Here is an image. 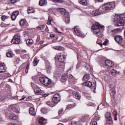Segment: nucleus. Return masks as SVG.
<instances>
[{"label": "nucleus", "mask_w": 125, "mask_h": 125, "mask_svg": "<svg viewBox=\"0 0 125 125\" xmlns=\"http://www.w3.org/2000/svg\"><path fill=\"white\" fill-rule=\"evenodd\" d=\"M116 4L115 2H110L105 3L102 7H100L98 10H94L91 12V15L97 16L100 14H103L105 12H110V10H113Z\"/></svg>", "instance_id": "obj_1"}, {"label": "nucleus", "mask_w": 125, "mask_h": 125, "mask_svg": "<svg viewBox=\"0 0 125 125\" xmlns=\"http://www.w3.org/2000/svg\"><path fill=\"white\" fill-rule=\"evenodd\" d=\"M100 29H104V26L100 25L98 22H96L91 26L92 32L97 35L98 38H102L103 37V34L100 32Z\"/></svg>", "instance_id": "obj_2"}, {"label": "nucleus", "mask_w": 125, "mask_h": 125, "mask_svg": "<svg viewBox=\"0 0 125 125\" xmlns=\"http://www.w3.org/2000/svg\"><path fill=\"white\" fill-rule=\"evenodd\" d=\"M54 9L58 12H60L61 15H62L64 18L63 20L66 24H69L70 23V16L69 15V12L68 11L62 8H55Z\"/></svg>", "instance_id": "obj_3"}, {"label": "nucleus", "mask_w": 125, "mask_h": 125, "mask_svg": "<svg viewBox=\"0 0 125 125\" xmlns=\"http://www.w3.org/2000/svg\"><path fill=\"white\" fill-rule=\"evenodd\" d=\"M113 20L116 27H121L125 24V17L124 16L115 15Z\"/></svg>", "instance_id": "obj_4"}, {"label": "nucleus", "mask_w": 125, "mask_h": 125, "mask_svg": "<svg viewBox=\"0 0 125 125\" xmlns=\"http://www.w3.org/2000/svg\"><path fill=\"white\" fill-rule=\"evenodd\" d=\"M39 80L40 83L46 86H49V87L54 86V83L51 82V80L47 77H40Z\"/></svg>", "instance_id": "obj_5"}, {"label": "nucleus", "mask_w": 125, "mask_h": 125, "mask_svg": "<svg viewBox=\"0 0 125 125\" xmlns=\"http://www.w3.org/2000/svg\"><path fill=\"white\" fill-rule=\"evenodd\" d=\"M65 59H66V57H64L63 55H60L58 56V60L60 62L59 64V67L60 68H62V69H64L65 68Z\"/></svg>", "instance_id": "obj_6"}, {"label": "nucleus", "mask_w": 125, "mask_h": 125, "mask_svg": "<svg viewBox=\"0 0 125 125\" xmlns=\"http://www.w3.org/2000/svg\"><path fill=\"white\" fill-rule=\"evenodd\" d=\"M20 42H21L20 36L18 35H15L11 41V43L13 44H18L20 43Z\"/></svg>", "instance_id": "obj_7"}, {"label": "nucleus", "mask_w": 125, "mask_h": 125, "mask_svg": "<svg viewBox=\"0 0 125 125\" xmlns=\"http://www.w3.org/2000/svg\"><path fill=\"white\" fill-rule=\"evenodd\" d=\"M19 24L22 28H24V29H27L28 26H29V24L26 19H22L19 21Z\"/></svg>", "instance_id": "obj_8"}, {"label": "nucleus", "mask_w": 125, "mask_h": 125, "mask_svg": "<svg viewBox=\"0 0 125 125\" xmlns=\"http://www.w3.org/2000/svg\"><path fill=\"white\" fill-rule=\"evenodd\" d=\"M74 34L76 35V36H78V37H80V38H84L85 36L81 32V31L78 28V26H75L74 27Z\"/></svg>", "instance_id": "obj_9"}, {"label": "nucleus", "mask_w": 125, "mask_h": 125, "mask_svg": "<svg viewBox=\"0 0 125 125\" xmlns=\"http://www.w3.org/2000/svg\"><path fill=\"white\" fill-rule=\"evenodd\" d=\"M52 100L55 104H57V103L60 102V100H61L60 95H59V94H55L53 97Z\"/></svg>", "instance_id": "obj_10"}, {"label": "nucleus", "mask_w": 125, "mask_h": 125, "mask_svg": "<svg viewBox=\"0 0 125 125\" xmlns=\"http://www.w3.org/2000/svg\"><path fill=\"white\" fill-rule=\"evenodd\" d=\"M100 120V117L99 115H96L93 118L90 122V125H97V121Z\"/></svg>", "instance_id": "obj_11"}, {"label": "nucleus", "mask_w": 125, "mask_h": 125, "mask_svg": "<svg viewBox=\"0 0 125 125\" xmlns=\"http://www.w3.org/2000/svg\"><path fill=\"white\" fill-rule=\"evenodd\" d=\"M114 40L118 43H122L123 42V37L121 35H116L114 37Z\"/></svg>", "instance_id": "obj_12"}, {"label": "nucleus", "mask_w": 125, "mask_h": 125, "mask_svg": "<svg viewBox=\"0 0 125 125\" xmlns=\"http://www.w3.org/2000/svg\"><path fill=\"white\" fill-rule=\"evenodd\" d=\"M18 15H19V11L13 12L11 17L12 20L13 21H15V20L17 18Z\"/></svg>", "instance_id": "obj_13"}, {"label": "nucleus", "mask_w": 125, "mask_h": 125, "mask_svg": "<svg viewBox=\"0 0 125 125\" xmlns=\"http://www.w3.org/2000/svg\"><path fill=\"white\" fill-rule=\"evenodd\" d=\"M105 119L106 123L113 121V119H112V115L109 112L106 113L105 114Z\"/></svg>", "instance_id": "obj_14"}, {"label": "nucleus", "mask_w": 125, "mask_h": 125, "mask_svg": "<svg viewBox=\"0 0 125 125\" xmlns=\"http://www.w3.org/2000/svg\"><path fill=\"white\" fill-rule=\"evenodd\" d=\"M122 31H123V29H122V28H117L114 29L111 31V35L114 36V35H116V34H118L120 33V32H122Z\"/></svg>", "instance_id": "obj_15"}, {"label": "nucleus", "mask_w": 125, "mask_h": 125, "mask_svg": "<svg viewBox=\"0 0 125 125\" xmlns=\"http://www.w3.org/2000/svg\"><path fill=\"white\" fill-rule=\"evenodd\" d=\"M113 66H114V62L112 61L109 60H105V67L110 68V67H113Z\"/></svg>", "instance_id": "obj_16"}, {"label": "nucleus", "mask_w": 125, "mask_h": 125, "mask_svg": "<svg viewBox=\"0 0 125 125\" xmlns=\"http://www.w3.org/2000/svg\"><path fill=\"white\" fill-rule=\"evenodd\" d=\"M46 70L49 74L51 73V70H52V68L51 67V65H50V63L48 62L46 63Z\"/></svg>", "instance_id": "obj_17"}, {"label": "nucleus", "mask_w": 125, "mask_h": 125, "mask_svg": "<svg viewBox=\"0 0 125 125\" xmlns=\"http://www.w3.org/2000/svg\"><path fill=\"white\" fill-rule=\"evenodd\" d=\"M46 120L43 118V117L40 118L39 119V124L40 125H46Z\"/></svg>", "instance_id": "obj_18"}, {"label": "nucleus", "mask_w": 125, "mask_h": 125, "mask_svg": "<svg viewBox=\"0 0 125 125\" xmlns=\"http://www.w3.org/2000/svg\"><path fill=\"white\" fill-rule=\"evenodd\" d=\"M9 109H11L12 111L17 113V106L15 104L10 105L9 107Z\"/></svg>", "instance_id": "obj_19"}, {"label": "nucleus", "mask_w": 125, "mask_h": 125, "mask_svg": "<svg viewBox=\"0 0 125 125\" xmlns=\"http://www.w3.org/2000/svg\"><path fill=\"white\" fill-rule=\"evenodd\" d=\"M46 104H47V105L50 107H54V106H56V104L54 103L53 101H48L46 102Z\"/></svg>", "instance_id": "obj_20"}, {"label": "nucleus", "mask_w": 125, "mask_h": 125, "mask_svg": "<svg viewBox=\"0 0 125 125\" xmlns=\"http://www.w3.org/2000/svg\"><path fill=\"white\" fill-rule=\"evenodd\" d=\"M27 45H32L34 43V40L32 39H27L25 41Z\"/></svg>", "instance_id": "obj_21"}, {"label": "nucleus", "mask_w": 125, "mask_h": 125, "mask_svg": "<svg viewBox=\"0 0 125 125\" xmlns=\"http://www.w3.org/2000/svg\"><path fill=\"white\" fill-rule=\"evenodd\" d=\"M83 85H85L86 86H88V87H91L92 86V83L90 81H86V82H84L83 83Z\"/></svg>", "instance_id": "obj_22"}, {"label": "nucleus", "mask_w": 125, "mask_h": 125, "mask_svg": "<svg viewBox=\"0 0 125 125\" xmlns=\"http://www.w3.org/2000/svg\"><path fill=\"white\" fill-rule=\"evenodd\" d=\"M36 110L33 107H30L29 108V114L32 116H35L36 115Z\"/></svg>", "instance_id": "obj_23"}, {"label": "nucleus", "mask_w": 125, "mask_h": 125, "mask_svg": "<svg viewBox=\"0 0 125 125\" xmlns=\"http://www.w3.org/2000/svg\"><path fill=\"white\" fill-rule=\"evenodd\" d=\"M67 79L68 75L66 74H63L62 76L61 81L62 82V83H64V82H66V81H67Z\"/></svg>", "instance_id": "obj_24"}, {"label": "nucleus", "mask_w": 125, "mask_h": 125, "mask_svg": "<svg viewBox=\"0 0 125 125\" xmlns=\"http://www.w3.org/2000/svg\"><path fill=\"white\" fill-rule=\"evenodd\" d=\"M81 120L82 122H87L89 120V116L87 115H84L82 117Z\"/></svg>", "instance_id": "obj_25"}, {"label": "nucleus", "mask_w": 125, "mask_h": 125, "mask_svg": "<svg viewBox=\"0 0 125 125\" xmlns=\"http://www.w3.org/2000/svg\"><path fill=\"white\" fill-rule=\"evenodd\" d=\"M4 72H5L4 63H0V73H4Z\"/></svg>", "instance_id": "obj_26"}, {"label": "nucleus", "mask_w": 125, "mask_h": 125, "mask_svg": "<svg viewBox=\"0 0 125 125\" xmlns=\"http://www.w3.org/2000/svg\"><path fill=\"white\" fill-rule=\"evenodd\" d=\"M47 4V1L46 0H40L39 1V5L42 6V5H46Z\"/></svg>", "instance_id": "obj_27"}, {"label": "nucleus", "mask_w": 125, "mask_h": 125, "mask_svg": "<svg viewBox=\"0 0 125 125\" xmlns=\"http://www.w3.org/2000/svg\"><path fill=\"white\" fill-rule=\"evenodd\" d=\"M78 1L82 5H87V0H78Z\"/></svg>", "instance_id": "obj_28"}, {"label": "nucleus", "mask_w": 125, "mask_h": 125, "mask_svg": "<svg viewBox=\"0 0 125 125\" xmlns=\"http://www.w3.org/2000/svg\"><path fill=\"white\" fill-rule=\"evenodd\" d=\"M14 55V54H13V52L12 51L8 52L6 54V57H8L9 58H12Z\"/></svg>", "instance_id": "obj_29"}, {"label": "nucleus", "mask_w": 125, "mask_h": 125, "mask_svg": "<svg viewBox=\"0 0 125 125\" xmlns=\"http://www.w3.org/2000/svg\"><path fill=\"white\" fill-rule=\"evenodd\" d=\"M9 118L12 120H17L18 117L15 114L12 113L9 115Z\"/></svg>", "instance_id": "obj_30"}, {"label": "nucleus", "mask_w": 125, "mask_h": 125, "mask_svg": "<svg viewBox=\"0 0 125 125\" xmlns=\"http://www.w3.org/2000/svg\"><path fill=\"white\" fill-rule=\"evenodd\" d=\"M54 49L55 50H59L60 51H62L64 49V48L61 46H55L53 47Z\"/></svg>", "instance_id": "obj_31"}, {"label": "nucleus", "mask_w": 125, "mask_h": 125, "mask_svg": "<svg viewBox=\"0 0 125 125\" xmlns=\"http://www.w3.org/2000/svg\"><path fill=\"white\" fill-rule=\"evenodd\" d=\"M92 86L94 93H96V92H95L96 90V81H94L93 83H92Z\"/></svg>", "instance_id": "obj_32"}, {"label": "nucleus", "mask_w": 125, "mask_h": 125, "mask_svg": "<svg viewBox=\"0 0 125 125\" xmlns=\"http://www.w3.org/2000/svg\"><path fill=\"white\" fill-rule=\"evenodd\" d=\"M100 64L101 67H106V60H102L100 62Z\"/></svg>", "instance_id": "obj_33"}, {"label": "nucleus", "mask_w": 125, "mask_h": 125, "mask_svg": "<svg viewBox=\"0 0 125 125\" xmlns=\"http://www.w3.org/2000/svg\"><path fill=\"white\" fill-rule=\"evenodd\" d=\"M89 79V74H85L83 78V82L84 81H87V80Z\"/></svg>", "instance_id": "obj_34"}, {"label": "nucleus", "mask_w": 125, "mask_h": 125, "mask_svg": "<svg viewBox=\"0 0 125 125\" xmlns=\"http://www.w3.org/2000/svg\"><path fill=\"white\" fill-rule=\"evenodd\" d=\"M34 91L35 94L39 95L42 93V90L39 88L34 89Z\"/></svg>", "instance_id": "obj_35"}, {"label": "nucleus", "mask_w": 125, "mask_h": 125, "mask_svg": "<svg viewBox=\"0 0 125 125\" xmlns=\"http://www.w3.org/2000/svg\"><path fill=\"white\" fill-rule=\"evenodd\" d=\"M41 111L42 114H46L48 112V109L46 107H43L41 109Z\"/></svg>", "instance_id": "obj_36"}, {"label": "nucleus", "mask_w": 125, "mask_h": 125, "mask_svg": "<svg viewBox=\"0 0 125 125\" xmlns=\"http://www.w3.org/2000/svg\"><path fill=\"white\" fill-rule=\"evenodd\" d=\"M39 61H40V60L38 59L37 58H35L33 62V66H37L39 63Z\"/></svg>", "instance_id": "obj_37"}, {"label": "nucleus", "mask_w": 125, "mask_h": 125, "mask_svg": "<svg viewBox=\"0 0 125 125\" xmlns=\"http://www.w3.org/2000/svg\"><path fill=\"white\" fill-rule=\"evenodd\" d=\"M27 12L28 14H30V13H34L35 12V9L32 7H29L28 8Z\"/></svg>", "instance_id": "obj_38"}, {"label": "nucleus", "mask_w": 125, "mask_h": 125, "mask_svg": "<svg viewBox=\"0 0 125 125\" xmlns=\"http://www.w3.org/2000/svg\"><path fill=\"white\" fill-rule=\"evenodd\" d=\"M74 108V105L73 104H68L66 106L65 110H71Z\"/></svg>", "instance_id": "obj_39"}, {"label": "nucleus", "mask_w": 125, "mask_h": 125, "mask_svg": "<svg viewBox=\"0 0 125 125\" xmlns=\"http://www.w3.org/2000/svg\"><path fill=\"white\" fill-rule=\"evenodd\" d=\"M78 124H79V122L72 121L69 123V125H77Z\"/></svg>", "instance_id": "obj_40"}, {"label": "nucleus", "mask_w": 125, "mask_h": 125, "mask_svg": "<svg viewBox=\"0 0 125 125\" xmlns=\"http://www.w3.org/2000/svg\"><path fill=\"white\" fill-rule=\"evenodd\" d=\"M10 25V24H5L3 22H1V23L0 24V27H3V28H5L6 27H8V26Z\"/></svg>", "instance_id": "obj_41"}, {"label": "nucleus", "mask_w": 125, "mask_h": 125, "mask_svg": "<svg viewBox=\"0 0 125 125\" xmlns=\"http://www.w3.org/2000/svg\"><path fill=\"white\" fill-rule=\"evenodd\" d=\"M8 18H9V17L6 16L5 15H3L1 17V20L2 21H5V19H8Z\"/></svg>", "instance_id": "obj_42"}, {"label": "nucleus", "mask_w": 125, "mask_h": 125, "mask_svg": "<svg viewBox=\"0 0 125 125\" xmlns=\"http://www.w3.org/2000/svg\"><path fill=\"white\" fill-rule=\"evenodd\" d=\"M74 97L76 99H80V98H81V96H80V95L79 94L77 93L76 92L74 93Z\"/></svg>", "instance_id": "obj_43"}, {"label": "nucleus", "mask_w": 125, "mask_h": 125, "mask_svg": "<svg viewBox=\"0 0 125 125\" xmlns=\"http://www.w3.org/2000/svg\"><path fill=\"white\" fill-rule=\"evenodd\" d=\"M31 84L32 88H33V89L34 90L36 89L37 87H38V86H37V85H36V84H35L34 83L31 82Z\"/></svg>", "instance_id": "obj_44"}, {"label": "nucleus", "mask_w": 125, "mask_h": 125, "mask_svg": "<svg viewBox=\"0 0 125 125\" xmlns=\"http://www.w3.org/2000/svg\"><path fill=\"white\" fill-rule=\"evenodd\" d=\"M4 100H5V97L3 96H0V102H4Z\"/></svg>", "instance_id": "obj_45"}, {"label": "nucleus", "mask_w": 125, "mask_h": 125, "mask_svg": "<svg viewBox=\"0 0 125 125\" xmlns=\"http://www.w3.org/2000/svg\"><path fill=\"white\" fill-rule=\"evenodd\" d=\"M29 67H30V63H28L25 69V72L27 74L29 70Z\"/></svg>", "instance_id": "obj_46"}, {"label": "nucleus", "mask_w": 125, "mask_h": 125, "mask_svg": "<svg viewBox=\"0 0 125 125\" xmlns=\"http://www.w3.org/2000/svg\"><path fill=\"white\" fill-rule=\"evenodd\" d=\"M43 25H40L39 26H38L37 27V30H42V29H43Z\"/></svg>", "instance_id": "obj_47"}, {"label": "nucleus", "mask_w": 125, "mask_h": 125, "mask_svg": "<svg viewBox=\"0 0 125 125\" xmlns=\"http://www.w3.org/2000/svg\"><path fill=\"white\" fill-rule=\"evenodd\" d=\"M63 113V108L61 109L58 112L59 116H62V113Z\"/></svg>", "instance_id": "obj_48"}, {"label": "nucleus", "mask_w": 125, "mask_h": 125, "mask_svg": "<svg viewBox=\"0 0 125 125\" xmlns=\"http://www.w3.org/2000/svg\"><path fill=\"white\" fill-rule=\"evenodd\" d=\"M74 76L73 75H72V74H70L69 75V77H68L69 80L73 81V80H74Z\"/></svg>", "instance_id": "obj_49"}, {"label": "nucleus", "mask_w": 125, "mask_h": 125, "mask_svg": "<svg viewBox=\"0 0 125 125\" xmlns=\"http://www.w3.org/2000/svg\"><path fill=\"white\" fill-rule=\"evenodd\" d=\"M105 125H113V121H108V122H106Z\"/></svg>", "instance_id": "obj_50"}, {"label": "nucleus", "mask_w": 125, "mask_h": 125, "mask_svg": "<svg viewBox=\"0 0 125 125\" xmlns=\"http://www.w3.org/2000/svg\"><path fill=\"white\" fill-rule=\"evenodd\" d=\"M111 73L113 75V74H117V70L115 69H112L111 70Z\"/></svg>", "instance_id": "obj_51"}, {"label": "nucleus", "mask_w": 125, "mask_h": 125, "mask_svg": "<svg viewBox=\"0 0 125 125\" xmlns=\"http://www.w3.org/2000/svg\"><path fill=\"white\" fill-rule=\"evenodd\" d=\"M17 1V0H10V2L12 4H14Z\"/></svg>", "instance_id": "obj_52"}, {"label": "nucleus", "mask_w": 125, "mask_h": 125, "mask_svg": "<svg viewBox=\"0 0 125 125\" xmlns=\"http://www.w3.org/2000/svg\"><path fill=\"white\" fill-rule=\"evenodd\" d=\"M112 114L114 117H117V116H118V112L117 111H113Z\"/></svg>", "instance_id": "obj_53"}, {"label": "nucleus", "mask_w": 125, "mask_h": 125, "mask_svg": "<svg viewBox=\"0 0 125 125\" xmlns=\"http://www.w3.org/2000/svg\"><path fill=\"white\" fill-rule=\"evenodd\" d=\"M55 1H56V2L60 3L63 2V0H54Z\"/></svg>", "instance_id": "obj_54"}, {"label": "nucleus", "mask_w": 125, "mask_h": 125, "mask_svg": "<svg viewBox=\"0 0 125 125\" xmlns=\"http://www.w3.org/2000/svg\"><path fill=\"white\" fill-rule=\"evenodd\" d=\"M26 56H28V55L27 54L22 55L21 56V58H26Z\"/></svg>", "instance_id": "obj_55"}, {"label": "nucleus", "mask_w": 125, "mask_h": 125, "mask_svg": "<svg viewBox=\"0 0 125 125\" xmlns=\"http://www.w3.org/2000/svg\"><path fill=\"white\" fill-rule=\"evenodd\" d=\"M40 41H41V37L40 36H38L36 42H40Z\"/></svg>", "instance_id": "obj_56"}, {"label": "nucleus", "mask_w": 125, "mask_h": 125, "mask_svg": "<svg viewBox=\"0 0 125 125\" xmlns=\"http://www.w3.org/2000/svg\"><path fill=\"white\" fill-rule=\"evenodd\" d=\"M108 43V41H105L103 43L104 45H107V44Z\"/></svg>", "instance_id": "obj_57"}, {"label": "nucleus", "mask_w": 125, "mask_h": 125, "mask_svg": "<svg viewBox=\"0 0 125 125\" xmlns=\"http://www.w3.org/2000/svg\"><path fill=\"white\" fill-rule=\"evenodd\" d=\"M85 97L87 99H88V100H90V99H91V97L90 96H85Z\"/></svg>", "instance_id": "obj_58"}, {"label": "nucleus", "mask_w": 125, "mask_h": 125, "mask_svg": "<svg viewBox=\"0 0 125 125\" xmlns=\"http://www.w3.org/2000/svg\"><path fill=\"white\" fill-rule=\"evenodd\" d=\"M54 37H55V35L53 34H51L50 35V38H54Z\"/></svg>", "instance_id": "obj_59"}, {"label": "nucleus", "mask_w": 125, "mask_h": 125, "mask_svg": "<svg viewBox=\"0 0 125 125\" xmlns=\"http://www.w3.org/2000/svg\"><path fill=\"white\" fill-rule=\"evenodd\" d=\"M16 61L17 63H19L20 62V59L19 58H17Z\"/></svg>", "instance_id": "obj_60"}, {"label": "nucleus", "mask_w": 125, "mask_h": 125, "mask_svg": "<svg viewBox=\"0 0 125 125\" xmlns=\"http://www.w3.org/2000/svg\"><path fill=\"white\" fill-rule=\"evenodd\" d=\"M49 95V94H45L43 95V97H46V96H48Z\"/></svg>", "instance_id": "obj_61"}, {"label": "nucleus", "mask_w": 125, "mask_h": 125, "mask_svg": "<svg viewBox=\"0 0 125 125\" xmlns=\"http://www.w3.org/2000/svg\"><path fill=\"white\" fill-rule=\"evenodd\" d=\"M97 43H98V44H99V45H100L101 46V47H102V46H103V44H102V42H99Z\"/></svg>", "instance_id": "obj_62"}, {"label": "nucleus", "mask_w": 125, "mask_h": 125, "mask_svg": "<svg viewBox=\"0 0 125 125\" xmlns=\"http://www.w3.org/2000/svg\"><path fill=\"white\" fill-rule=\"evenodd\" d=\"M25 98H26V97H23L22 98L20 99V101H22V100H24V99H25Z\"/></svg>", "instance_id": "obj_63"}, {"label": "nucleus", "mask_w": 125, "mask_h": 125, "mask_svg": "<svg viewBox=\"0 0 125 125\" xmlns=\"http://www.w3.org/2000/svg\"><path fill=\"white\" fill-rule=\"evenodd\" d=\"M123 5H124L125 6V0H123Z\"/></svg>", "instance_id": "obj_64"}]
</instances>
